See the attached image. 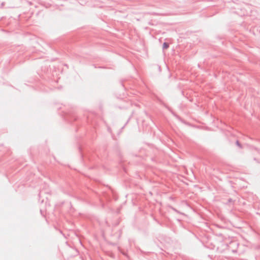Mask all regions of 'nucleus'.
Instances as JSON below:
<instances>
[{
  "label": "nucleus",
  "instance_id": "f257e3e1",
  "mask_svg": "<svg viewBox=\"0 0 260 260\" xmlns=\"http://www.w3.org/2000/svg\"><path fill=\"white\" fill-rule=\"evenodd\" d=\"M164 49H168L169 48V44L167 43H164L162 45Z\"/></svg>",
  "mask_w": 260,
  "mask_h": 260
},
{
  "label": "nucleus",
  "instance_id": "f03ea898",
  "mask_svg": "<svg viewBox=\"0 0 260 260\" xmlns=\"http://www.w3.org/2000/svg\"><path fill=\"white\" fill-rule=\"evenodd\" d=\"M237 144L239 145V142L238 141L237 142Z\"/></svg>",
  "mask_w": 260,
  "mask_h": 260
}]
</instances>
